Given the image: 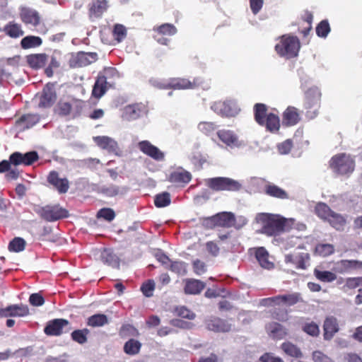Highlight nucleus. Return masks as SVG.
Here are the masks:
<instances>
[{"instance_id":"f257e3e1","label":"nucleus","mask_w":362,"mask_h":362,"mask_svg":"<svg viewBox=\"0 0 362 362\" xmlns=\"http://www.w3.org/2000/svg\"><path fill=\"white\" fill-rule=\"evenodd\" d=\"M258 221L262 225L260 233L267 236H276L289 231L293 225L292 219L273 214H259Z\"/></svg>"},{"instance_id":"f03ea898","label":"nucleus","mask_w":362,"mask_h":362,"mask_svg":"<svg viewBox=\"0 0 362 362\" xmlns=\"http://www.w3.org/2000/svg\"><path fill=\"white\" fill-rule=\"evenodd\" d=\"M206 224L210 228L221 227V228H235L240 229L247 223V219L244 216L235 217L232 212L223 211L218 213L206 219Z\"/></svg>"},{"instance_id":"7ed1b4c3","label":"nucleus","mask_w":362,"mask_h":362,"mask_svg":"<svg viewBox=\"0 0 362 362\" xmlns=\"http://www.w3.org/2000/svg\"><path fill=\"white\" fill-rule=\"evenodd\" d=\"M302 301L303 299L300 293H292L262 298L260 300V304L265 307L283 306L286 308Z\"/></svg>"},{"instance_id":"20e7f679","label":"nucleus","mask_w":362,"mask_h":362,"mask_svg":"<svg viewBox=\"0 0 362 362\" xmlns=\"http://www.w3.org/2000/svg\"><path fill=\"white\" fill-rule=\"evenodd\" d=\"M355 163L349 155L339 153L329 160V168L338 175H347L351 173L354 170Z\"/></svg>"},{"instance_id":"39448f33","label":"nucleus","mask_w":362,"mask_h":362,"mask_svg":"<svg viewBox=\"0 0 362 362\" xmlns=\"http://www.w3.org/2000/svg\"><path fill=\"white\" fill-rule=\"evenodd\" d=\"M206 185L214 191H238L241 187L238 181L224 177L207 179Z\"/></svg>"},{"instance_id":"423d86ee","label":"nucleus","mask_w":362,"mask_h":362,"mask_svg":"<svg viewBox=\"0 0 362 362\" xmlns=\"http://www.w3.org/2000/svg\"><path fill=\"white\" fill-rule=\"evenodd\" d=\"M35 211L43 219L47 221H55L69 216V212L65 209L56 206H46L44 207L35 206Z\"/></svg>"},{"instance_id":"0eeeda50","label":"nucleus","mask_w":362,"mask_h":362,"mask_svg":"<svg viewBox=\"0 0 362 362\" xmlns=\"http://www.w3.org/2000/svg\"><path fill=\"white\" fill-rule=\"evenodd\" d=\"M116 73L114 69L107 68L100 71L92 90H108L115 88Z\"/></svg>"},{"instance_id":"6e6552de","label":"nucleus","mask_w":362,"mask_h":362,"mask_svg":"<svg viewBox=\"0 0 362 362\" xmlns=\"http://www.w3.org/2000/svg\"><path fill=\"white\" fill-rule=\"evenodd\" d=\"M98 59L96 52H78L72 54L69 61V65L71 68H80L88 66Z\"/></svg>"},{"instance_id":"1a4fd4ad","label":"nucleus","mask_w":362,"mask_h":362,"mask_svg":"<svg viewBox=\"0 0 362 362\" xmlns=\"http://www.w3.org/2000/svg\"><path fill=\"white\" fill-rule=\"evenodd\" d=\"M69 325V322L65 319H54L47 323L44 332L47 335L59 336L64 332H67L71 329Z\"/></svg>"},{"instance_id":"9d476101","label":"nucleus","mask_w":362,"mask_h":362,"mask_svg":"<svg viewBox=\"0 0 362 362\" xmlns=\"http://www.w3.org/2000/svg\"><path fill=\"white\" fill-rule=\"evenodd\" d=\"M219 140L230 148H240L243 142L239 140L238 135L232 130L220 129L216 132Z\"/></svg>"},{"instance_id":"9b49d317","label":"nucleus","mask_w":362,"mask_h":362,"mask_svg":"<svg viewBox=\"0 0 362 362\" xmlns=\"http://www.w3.org/2000/svg\"><path fill=\"white\" fill-rule=\"evenodd\" d=\"M310 259V254L308 252H299L297 254H289L286 255V263L292 264L296 269H306L309 266Z\"/></svg>"},{"instance_id":"f8f14e48","label":"nucleus","mask_w":362,"mask_h":362,"mask_svg":"<svg viewBox=\"0 0 362 362\" xmlns=\"http://www.w3.org/2000/svg\"><path fill=\"white\" fill-rule=\"evenodd\" d=\"M137 146L141 152L155 160L162 161L165 158L164 153L148 141L145 140L140 141L138 143Z\"/></svg>"},{"instance_id":"ddd939ff","label":"nucleus","mask_w":362,"mask_h":362,"mask_svg":"<svg viewBox=\"0 0 362 362\" xmlns=\"http://www.w3.org/2000/svg\"><path fill=\"white\" fill-rule=\"evenodd\" d=\"M207 329L215 332H228L231 330L232 325L227 320L218 317H211L205 321Z\"/></svg>"},{"instance_id":"4468645a","label":"nucleus","mask_w":362,"mask_h":362,"mask_svg":"<svg viewBox=\"0 0 362 362\" xmlns=\"http://www.w3.org/2000/svg\"><path fill=\"white\" fill-rule=\"evenodd\" d=\"M37 159L38 155L36 151H30L24 154L15 152L10 156L11 162L15 166L21 164L29 165Z\"/></svg>"},{"instance_id":"2eb2a0df","label":"nucleus","mask_w":362,"mask_h":362,"mask_svg":"<svg viewBox=\"0 0 362 362\" xmlns=\"http://www.w3.org/2000/svg\"><path fill=\"white\" fill-rule=\"evenodd\" d=\"M88 16L91 20L101 18L108 8L106 0H92L88 6Z\"/></svg>"},{"instance_id":"dca6fc26","label":"nucleus","mask_w":362,"mask_h":362,"mask_svg":"<svg viewBox=\"0 0 362 362\" xmlns=\"http://www.w3.org/2000/svg\"><path fill=\"white\" fill-rule=\"evenodd\" d=\"M20 18L25 25H30L33 27L40 23V16L39 13L30 8L22 7L20 10Z\"/></svg>"},{"instance_id":"f3484780","label":"nucleus","mask_w":362,"mask_h":362,"mask_svg":"<svg viewBox=\"0 0 362 362\" xmlns=\"http://www.w3.org/2000/svg\"><path fill=\"white\" fill-rule=\"evenodd\" d=\"M57 100L55 92H37L33 98V103L39 107H49Z\"/></svg>"},{"instance_id":"a211bd4d","label":"nucleus","mask_w":362,"mask_h":362,"mask_svg":"<svg viewBox=\"0 0 362 362\" xmlns=\"http://www.w3.org/2000/svg\"><path fill=\"white\" fill-rule=\"evenodd\" d=\"M192 177V174L189 172L180 168L170 174L168 181L177 186L184 187L191 181Z\"/></svg>"},{"instance_id":"6ab92c4d","label":"nucleus","mask_w":362,"mask_h":362,"mask_svg":"<svg viewBox=\"0 0 362 362\" xmlns=\"http://www.w3.org/2000/svg\"><path fill=\"white\" fill-rule=\"evenodd\" d=\"M28 65L33 69L38 70L44 68L49 60L46 53L30 54L25 57Z\"/></svg>"},{"instance_id":"aec40b11","label":"nucleus","mask_w":362,"mask_h":362,"mask_svg":"<svg viewBox=\"0 0 362 362\" xmlns=\"http://www.w3.org/2000/svg\"><path fill=\"white\" fill-rule=\"evenodd\" d=\"M339 330L337 319L334 316H328L323 324V337L325 340H331Z\"/></svg>"},{"instance_id":"412c9836","label":"nucleus","mask_w":362,"mask_h":362,"mask_svg":"<svg viewBox=\"0 0 362 362\" xmlns=\"http://www.w3.org/2000/svg\"><path fill=\"white\" fill-rule=\"evenodd\" d=\"M61 56L60 51L54 50L52 55L49 57L48 65L44 69L45 74L51 78L54 76V72L61 67Z\"/></svg>"},{"instance_id":"4be33fe9","label":"nucleus","mask_w":362,"mask_h":362,"mask_svg":"<svg viewBox=\"0 0 362 362\" xmlns=\"http://www.w3.org/2000/svg\"><path fill=\"white\" fill-rule=\"evenodd\" d=\"M206 286V284L201 280L187 279L185 281L184 291L186 294L197 295L200 293Z\"/></svg>"},{"instance_id":"5701e85b","label":"nucleus","mask_w":362,"mask_h":362,"mask_svg":"<svg viewBox=\"0 0 362 362\" xmlns=\"http://www.w3.org/2000/svg\"><path fill=\"white\" fill-rule=\"evenodd\" d=\"M94 141L100 148L114 153H117L119 150L118 144L113 139L106 136H95L93 138Z\"/></svg>"},{"instance_id":"b1692460","label":"nucleus","mask_w":362,"mask_h":362,"mask_svg":"<svg viewBox=\"0 0 362 362\" xmlns=\"http://www.w3.org/2000/svg\"><path fill=\"white\" fill-rule=\"evenodd\" d=\"M336 265L337 272L341 274L362 269V262L356 259H341Z\"/></svg>"},{"instance_id":"393cba45","label":"nucleus","mask_w":362,"mask_h":362,"mask_svg":"<svg viewBox=\"0 0 362 362\" xmlns=\"http://www.w3.org/2000/svg\"><path fill=\"white\" fill-rule=\"evenodd\" d=\"M101 261L112 268L119 267V259L111 248H105L100 252Z\"/></svg>"},{"instance_id":"a878e982","label":"nucleus","mask_w":362,"mask_h":362,"mask_svg":"<svg viewBox=\"0 0 362 362\" xmlns=\"http://www.w3.org/2000/svg\"><path fill=\"white\" fill-rule=\"evenodd\" d=\"M48 182L54 186L59 193H66L69 189V181L66 178H59L57 172L52 171L48 176Z\"/></svg>"},{"instance_id":"bb28decb","label":"nucleus","mask_w":362,"mask_h":362,"mask_svg":"<svg viewBox=\"0 0 362 362\" xmlns=\"http://www.w3.org/2000/svg\"><path fill=\"white\" fill-rule=\"evenodd\" d=\"M218 105H220L221 115L226 117H234L237 115L240 110L237 103L234 100H226Z\"/></svg>"},{"instance_id":"cd10ccee","label":"nucleus","mask_w":362,"mask_h":362,"mask_svg":"<svg viewBox=\"0 0 362 362\" xmlns=\"http://www.w3.org/2000/svg\"><path fill=\"white\" fill-rule=\"evenodd\" d=\"M264 191L267 195L272 197L280 199H288V194L284 189L272 183L269 182L265 185Z\"/></svg>"},{"instance_id":"c85d7f7f","label":"nucleus","mask_w":362,"mask_h":362,"mask_svg":"<svg viewBox=\"0 0 362 362\" xmlns=\"http://www.w3.org/2000/svg\"><path fill=\"white\" fill-rule=\"evenodd\" d=\"M300 119L299 112L294 107H288L283 113V122L286 126L296 125Z\"/></svg>"},{"instance_id":"c756f323","label":"nucleus","mask_w":362,"mask_h":362,"mask_svg":"<svg viewBox=\"0 0 362 362\" xmlns=\"http://www.w3.org/2000/svg\"><path fill=\"white\" fill-rule=\"evenodd\" d=\"M262 126L270 132H277L280 128L279 117L276 115L270 112L267 115V118L264 120V124Z\"/></svg>"},{"instance_id":"7c9ffc66","label":"nucleus","mask_w":362,"mask_h":362,"mask_svg":"<svg viewBox=\"0 0 362 362\" xmlns=\"http://www.w3.org/2000/svg\"><path fill=\"white\" fill-rule=\"evenodd\" d=\"M267 331L271 336L277 339H281L287 335L286 329L279 323L272 322L267 326Z\"/></svg>"},{"instance_id":"2f4dec72","label":"nucleus","mask_w":362,"mask_h":362,"mask_svg":"<svg viewBox=\"0 0 362 362\" xmlns=\"http://www.w3.org/2000/svg\"><path fill=\"white\" fill-rule=\"evenodd\" d=\"M100 191L103 194L108 197H114L117 195H123L127 193L128 188L125 186H117L110 185L101 187Z\"/></svg>"},{"instance_id":"473e14b6","label":"nucleus","mask_w":362,"mask_h":362,"mask_svg":"<svg viewBox=\"0 0 362 362\" xmlns=\"http://www.w3.org/2000/svg\"><path fill=\"white\" fill-rule=\"evenodd\" d=\"M281 350L288 356L296 358L303 357V353L299 347L290 341H286L281 345Z\"/></svg>"},{"instance_id":"72a5a7b5","label":"nucleus","mask_w":362,"mask_h":362,"mask_svg":"<svg viewBox=\"0 0 362 362\" xmlns=\"http://www.w3.org/2000/svg\"><path fill=\"white\" fill-rule=\"evenodd\" d=\"M8 317H25L29 314V308L23 304H14L7 307Z\"/></svg>"},{"instance_id":"f704fd0d","label":"nucleus","mask_w":362,"mask_h":362,"mask_svg":"<svg viewBox=\"0 0 362 362\" xmlns=\"http://www.w3.org/2000/svg\"><path fill=\"white\" fill-rule=\"evenodd\" d=\"M3 30L8 36L12 38H18L24 34L21 25L14 22H9L4 26Z\"/></svg>"},{"instance_id":"c9c22d12","label":"nucleus","mask_w":362,"mask_h":362,"mask_svg":"<svg viewBox=\"0 0 362 362\" xmlns=\"http://www.w3.org/2000/svg\"><path fill=\"white\" fill-rule=\"evenodd\" d=\"M267 107L263 103H256L254 105L255 120L259 125L264 124V120L267 118Z\"/></svg>"},{"instance_id":"e433bc0d","label":"nucleus","mask_w":362,"mask_h":362,"mask_svg":"<svg viewBox=\"0 0 362 362\" xmlns=\"http://www.w3.org/2000/svg\"><path fill=\"white\" fill-rule=\"evenodd\" d=\"M329 225L337 230H341L346 224L344 217L333 211L330 216L326 221Z\"/></svg>"},{"instance_id":"4c0bfd02","label":"nucleus","mask_w":362,"mask_h":362,"mask_svg":"<svg viewBox=\"0 0 362 362\" xmlns=\"http://www.w3.org/2000/svg\"><path fill=\"white\" fill-rule=\"evenodd\" d=\"M255 257L262 267L269 269L272 267V263L268 259L269 253L264 247H259L256 248Z\"/></svg>"},{"instance_id":"58836bf2","label":"nucleus","mask_w":362,"mask_h":362,"mask_svg":"<svg viewBox=\"0 0 362 362\" xmlns=\"http://www.w3.org/2000/svg\"><path fill=\"white\" fill-rule=\"evenodd\" d=\"M314 211L317 216L324 221H326L333 212L330 207L323 202L317 203L315 206Z\"/></svg>"},{"instance_id":"ea45409f","label":"nucleus","mask_w":362,"mask_h":362,"mask_svg":"<svg viewBox=\"0 0 362 362\" xmlns=\"http://www.w3.org/2000/svg\"><path fill=\"white\" fill-rule=\"evenodd\" d=\"M42 44V38L34 35L26 36L23 37L21 41V46L24 49L37 47H40Z\"/></svg>"},{"instance_id":"a19ab883","label":"nucleus","mask_w":362,"mask_h":362,"mask_svg":"<svg viewBox=\"0 0 362 362\" xmlns=\"http://www.w3.org/2000/svg\"><path fill=\"white\" fill-rule=\"evenodd\" d=\"M272 318L284 322L288 320V310L283 306L272 307L269 311Z\"/></svg>"},{"instance_id":"79ce46f5","label":"nucleus","mask_w":362,"mask_h":362,"mask_svg":"<svg viewBox=\"0 0 362 362\" xmlns=\"http://www.w3.org/2000/svg\"><path fill=\"white\" fill-rule=\"evenodd\" d=\"M40 120V117L38 115H23L18 122L20 124H23V128L29 129L37 124Z\"/></svg>"},{"instance_id":"37998d69","label":"nucleus","mask_w":362,"mask_h":362,"mask_svg":"<svg viewBox=\"0 0 362 362\" xmlns=\"http://www.w3.org/2000/svg\"><path fill=\"white\" fill-rule=\"evenodd\" d=\"M107 323V317L104 314H95L88 319V325L91 327H102Z\"/></svg>"},{"instance_id":"c03bdc74","label":"nucleus","mask_w":362,"mask_h":362,"mask_svg":"<svg viewBox=\"0 0 362 362\" xmlns=\"http://www.w3.org/2000/svg\"><path fill=\"white\" fill-rule=\"evenodd\" d=\"M315 277L322 282H332L337 279V275L329 271L314 270Z\"/></svg>"},{"instance_id":"a18cd8bd","label":"nucleus","mask_w":362,"mask_h":362,"mask_svg":"<svg viewBox=\"0 0 362 362\" xmlns=\"http://www.w3.org/2000/svg\"><path fill=\"white\" fill-rule=\"evenodd\" d=\"M156 284L154 280L148 279L142 283L140 290L145 297L150 298L153 296Z\"/></svg>"},{"instance_id":"49530a36","label":"nucleus","mask_w":362,"mask_h":362,"mask_svg":"<svg viewBox=\"0 0 362 362\" xmlns=\"http://www.w3.org/2000/svg\"><path fill=\"white\" fill-rule=\"evenodd\" d=\"M170 202V195L167 192L158 194L156 195L154 198V204L158 208L168 206Z\"/></svg>"},{"instance_id":"de8ad7c7","label":"nucleus","mask_w":362,"mask_h":362,"mask_svg":"<svg viewBox=\"0 0 362 362\" xmlns=\"http://www.w3.org/2000/svg\"><path fill=\"white\" fill-rule=\"evenodd\" d=\"M89 333L90 331L88 329H77L71 333V339L79 344H83L86 343Z\"/></svg>"},{"instance_id":"09e8293b","label":"nucleus","mask_w":362,"mask_h":362,"mask_svg":"<svg viewBox=\"0 0 362 362\" xmlns=\"http://www.w3.org/2000/svg\"><path fill=\"white\" fill-rule=\"evenodd\" d=\"M187 263L182 261H171L169 269L178 275H185L187 274Z\"/></svg>"},{"instance_id":"8fccbe9b","label":"nucleus","mask_w":362,"mask_h":362,"mask_svg":"<svg viewBox=\"0 0 362 362\" xmlns=\"http://www.w3.org/2000/svg\"><path fill=\"white\" fill-rule=\"evenodd\" d=\"M316 252L322 257H327L334 252V247L329 243H320L315 247Z\"/></svg>"},{"instance_id":"3c124183","label":"nucleus","mask_w":362,"mask_h":362,"mask_svg":"<svg viewBox=\"0 0 362 362\" xmlns=\"http://www.w3.org/2000/svg\"><path fill=\"white\" fill-rule=\"evenodd\" d=\"M174 313L178 317L188 320H194L196 317L195 313L185 306L176 307L174 310Z\"/></svg>"},{"instance_id":"603ef678","label":"nucleus","mask_w":362,"mask_h":362,"mask_svg":"<svg viewBox=\"0 0 362 362\" xmlns=\"http://www.w3.org/2000/svg\"><path fill=\"white\" fill-rule=\"evenodd\" d=\"M25 241L21 238H15L8 245V250L11 252H19L25 249Z\"/></svg>"},{"instance_id":"864d4df0","label":"nucleus","mask_w":362,"mask_h":362,"mask_svg":"<svg viewBox=\"0 0 362 362\" xmlns=\"http://www.w3.org/2000/svg\"><path fill=\"white\" fill-rule=\"evenodd\" d=\"M113 37L118 42H120L122 41L127 36V30L126 28L120 24H117L115 25L113 31Z\"/></svg>"},{"instance_id":"5fc2aeb1","label":"nucleus","mask_w":362,"mask_h":362,"mask_svg":"<svg viewBox=\"0 0 362 362\" xmlns=\"http://www.w3.org/2000/svg\"><path fill=\"white\" fill-rule=\"evenodd\" d=\"M97 217L98 218H103L105 221L110 222L115 218V213L110 208H103L98 211Z\"/></svg>"},{"instance_id":"6e6d98bb","label":"nucleus","mask_w":362,"mask_h":362,"mask_svg":"<svg viewBox=\"0 0 362 362\" xmlns=\"http://www.w3.org/2000/svg\"><path fill=\"white\" fill-rule=\"evenodd\" d=\"M198 128L202 133L209 135L216 129L217 126L214 122H202L199 124Z\"/></svg>"},{"instance_id":"4d7b16f0","label":"nucleus","mask_w":362,"mask_h":362,"mask_svg":"<svg viewBox=\"0 0 362 362\" xmlns=\"http://www.w3.org/2000/svg\"><path fill=\"white\" fill-rule=\"evenodd\" d=\"M192 269L197 275H202L206 272V264L203 261L197 259L192 262Z\"/></svg>"},{"instance_id":"13d9d810","label":"nucleus","mask_w":362,"mask_h":362,"mask_svg":"<svg viewBox=\"0 0 362 362\" xmlns=\"http://www.w3.org/2000/svg\"><path fill=\"white\" fill-rule=\"evenodd\" d=\"M170 324L173 327L184 329H190L194 327L192 322H186L180 319H173L170 321Z\"/></svg>"},{"instance_id":"bf43d9fd","label":"nucleus","mask_w":362,"mask_h":362,"mask_svg":"<svg viewBox=\"0 0 362 362\" xmlns=\"http://www.w3.org/2000/svg\"><path fill=\"white\" fill-rule=\"evenodd\" d=\"M136 112V107L134 105H129L126 106L123 110L122 118L127 121H132L134 119V113Z\"/></svg>"},{"instance_id":"052dcab7","label":"nucleus","mask_w":362,"mask_h":362,"mask_svg":"<svg viewBox=\"0 0 362 362\" xmlns=\"http://www.w3.org/2000/svg\"><path fill=\"white\" fill-rule=\"evenodd\" d=\"M303 329L305 332L313 337L317 336L320 333L319 327L315 322L305 324Z\"/></svg>"},{"instance_id":"680f3d73","label":"nucleus","mask_w":362,"mask_h":362,"mask_svg":"<svg viewBox=\"0 0 362 362\" xmlns=\"http://www.w3.org/2000/svg\"><path fill=\"white\" fill-rule=\"evenodd\" d=\"M362 284V277L347 278L345 281L344 287L349 289H354Z\"/></svg>"},{"instance_id":"e2e57ef3","label":"nucleus","mask_w":362,"mask_h":362,"mask_svg":"<svg viewBox=\"0 0 362 362\" xmlns=\"http://www.w3.org/2000/svg\"><path fill=\"white\" fill-rule=\"evenodd\" d=\"M314 362H334L329 356L320 351H315L312 354Z\"/></svg>"},{"instance_id":"0e129e2a","label":"nucleus","mask_w":362,"mask_h":362,"mask_svg":"<svg viewBox=\"0 0 362 362\" xmlns=\"http://www.w3.org/2000/svg\"><path fill=\"white\" fill-rule=\"evenodd\" d=\"M292 148H293V143H292V141L290 139H287V140L284 141V142H282L281 144H280L278 146V150H279V153L281 154H287V153H290Z\"/></svg>"},{"instance_id":"69168bd1","label":"nucleus","mask_w":362,"mask_h":362,"mask_svg":"<svg viewBox=\"0 0 362 362\" xmlns=\"http://www.w3.org/2000/svg\"><path fill=\"white\" fill-rule=\"evenodd\" d=\"M124 351L129 355L136 354V341L131 339L124 346Z\"/></svg>"},{"instance_id":"338daca9","label":"nucleus","mask_w":362,"mask_h":362,"mask_svg":"<svg viewBox=\"0 0 362 362\" xmlns=\"http://www.w3.org/2000/svg\"><path fill=\"white\" fill-rule=\"evenodd\" d=\"M30 303L33 306H41L44 304L45 300L39 293H33L29 298Z\"/></svg>"},{"instance_id":"774afa93","label":"nucleus","mask_w":362,"mask_h":362,"mask_svg":"<svg viewBox=\"0 0 362 362\" xmlns=\"http://www.w3.org/2000/svg\"><path fill=\"white\" fill-rule=\"evenodd\" d=\"M260 362H284L280 357L275 356L271 353H265L259 358Z\"/></svg>"}]
</instances>
